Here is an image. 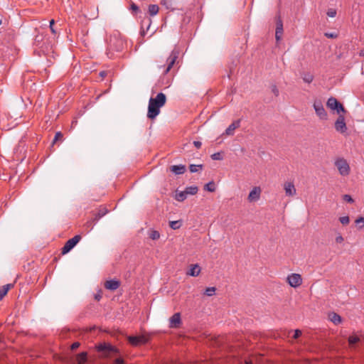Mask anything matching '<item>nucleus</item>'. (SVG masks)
I'll return each instance as SVG.
<instances>
[{"label": "nucleus", "mask_w": 364, "mask_h": 364, "mask_svg": "<svg viewBox=\"0 0 364 364\" xmlns=\"http://www.w3.org/2000/svg\"><path fill=\"white\" fill-rule=\"evenodd\" d=\"M161 4L166 5V4H167V2H166L165 0H162Z\"/></svg>", "instance_id": "nucleus-52"}, {"label": "nucleus", "mask_w": 364, "mask_h": 364, "mask_svg": "<svg viewBox=\"0 0 364 364\" xmlns=\"http://www.w3.org/2000/svg\"><path fill=\"white\" fill-rule=\"evenodd\" d=\"M124 360L121 358H117L114 360L113 364H124Z\"/></svg>", "instance_id": "nucleus-45"}, {"label": "nucleus", "mask_w": 364, "mask_h": 364, "mask_svg": "<svg viewBox=\"0 0 364 364\" xmlns=\"http://www.w3.org/2000/svg\"><path fill=\"white\" fill-rule=\"evenodd\" d=\"M181 324V318L180 313L174 314L169 318V327L171 328H178Z\"/></svg>", "instance_id": "nucleus-10"}, {"label": "nucleus", "mask_w": 364, "mask_h": 364, "mask_svg": "<svg viewBox=\"0 0 364 364\" xmlns=\"http://www.w3.org/2000/svg\"><path fill=\"white\" fill-rule=\"evenodd\" d=\"M287 282L290 287L296 288L301 285L302 278L301 274L296 273H292L287 276Z\"/></svg>", "instance_id": "nucleus-6"}, {"label": "nucleus", "mask_w": 364, "mask_h": 364, "mask_svg": "<svg viewBox=\"0 0 364 364\" xmlns=\"http://www.w3.org/2000/svg\"><path fill=\"white\" fill-rule=\"evenodd\" d=\"M193 144L197 149H200L202 145L201 142L199 141H194Z\"/></svg>", "instance_id": "nucleus-47"}, {"label": "nucleus", "mask_w": 364, "mask_h": 364, "mask_svg": "<svg viewBox=\"0 0 364 364\" xmlns=\"http://www.w3.org/2000/svg\"><path fill=\"white\" fill-rule=\"evenodd\" d=\"M181 225H182V223L180 220L171 221L169 223L170 228H172L173 230H177V229L180 228Z\"/></svg>", "instance_id": "nucleus-28"}, {"label": "nucleus", "mask_w": 364, "mask_h": 364, "mask_svg": "<svg viewBox=\"0 0 364 364\" xmlns=\"http://www.w3.org/2000/svg\"><path fill=\"white\" fill-rule=\"evenodd\" d=\"M261 194V188L259 187H255L250 192L247 199L250 202L257 201L259 199Z\"/></svg>", "instance_id": "nucleus-12"}, {"label": "nucleus", "mask_w": 364, "mask_h": 364, "mask_svg": "<svg viewBox=\"0 0 364 364\" xmlns=\"http://www.w3.org/2000/svg\"><path fill=\"white\" fill-rule=\"evenodd\" d=\"M356 225L358 226L359 229H363L364 228V218L360 216L355 221Z\"/></svg>", "instance_id": "nucleus-33"}, {"label": "nucleus", "mask_w": 364, "mask_h": 364, "mask_svg": "<svg viewBox=\"0 0 364 364\" xmlns=\"http://www.w3.org/2000/svg\"><path fill=\"white\" fill-rule=\"evenodd\" d=\"M149 237L153 240H158L160 237V233L157 230H151L149 232Z\"/></svg>", "instance_id": "nucleus-27"}, {"label": "nucleus", "mask_w": 364, "mask_h": 364, "mask_svg": "<svg viewBox=\"0 0 364 364\" xmlns=\"http://www.w3.org/2000/svg\"><path fill=\"white\" fill-rule=\"evenodd\" d=\"M107 213V210L105 208L100 210L98 213L95 215L94 220L97 221L99 219L103 217Z\"/></svg>", "instance_id": "nucleus-30"}, {"label": "nucleus", "mask_w": 364, "mask_h": 364, "mask_svg": "<svg viewBox=\"0 0 364 364\" xmlns=\"http://www.w3.org/2000/svg\"><path fill=\"white\" fill-rule=\"evenodd\" d=\"M283 34V23L280 18L277 21V28L275 32V38L277 41H279L282 39Z\"/></svg>", "instance_id": "nucleus-14"}, {"label": "nucleus", "mask_w": 364, "mask_h": 364, "mask_svg": "<svg viewBox=\"0 0 364 364\" xmlns=\"http://www.w3.org/2000/svg\"><path fill=\"white\" fill-rule=\"evenodd\" d=\"M314 108L316 115L322 120L327 119V113L320 100H315L314 102Z\"/></svg>", "instance_id": "nucleus-8"}, {"label": "nucleus", "mask_w": 364, "mask_h": 364, "mask_svg": "<svg viewBox=\"0 0 364 364\" xmlns=\"http://www.w3.org/2000/svg\"><path fill=\"white\" fill-rule=\"evenodd\" d=\"M184 165H173L170 167V170L176 175L183 174L186 171Z\"/></svg>", "instance_id": "nucleus-17"}, {"label": "nucleus", "mask_w": 364, "mask_h": 364, "mask_svg": "<svg viewBox=\"0 0 364 364\" xmlns=\"http://www.w3.org/2000/svg\"><path fill=\"white\" fill-rule=\"evenodd\" d=\"M327 16L333 18L336 16V10L335 9H328L326 13Z\"/></svg>", "instance_id": "nucleus-35"}, {"label": "nucleus", "mask_w": 364, "mask_h": 364, "mask_svg": "<svg viewBox=\"0 0 364 364\" xmlns=\"http://www.w3.org/2000/svg\"><path fill=\"white\" fill-rule=\"evenodd\" d=\"M328 318L336 325L340 324L342 322L341 316L335 312L330 313L328 314Z\"/></svg>", "instance_id": "nucleus-18"}, {"label": "nucleus", "mask_w": 364, "mask_h": 364, "mask_svg": "<svg viewBox=\"0 0 364 364\" xmlns=\"http://www.w3.org/2000/svg\"><path fill=\"white\" fill-rule=\"evenodd\" d=\"M302 79L305 82L311 83L314 80V76L311 73H304L302 75Z\"/></svg>", "instance_id": "nucleus-29"}, {"label": "nucleus", "mask_w": 364, "mask_h": 364, "mask_svg": "<svg viewBox=\"0 0 364 364\" xmlns=\"http://www.w3.org/2000/svg\"><path fill=\"white\" fill-rule=\"evenodd\" d=\"M100 75L104 77L105 75V73L103 71V72H101L100 73Z\"/></svg>", "instance_id": "nucleus-51"}, {"label": "nucleus", "mask_w": 364, "mask_h": 364, "mask_svg": "<svg viewBox=\"0 0 364 364\" xmlns=\"http://www.w3.org/2000/svg\"><path fill=\"white\" fill-rule=\"evenodd\" d=\"M185 191L188 195H196L198 191V188L196 186L186 187Z\"/></svg>", "instance_id": "nucleus-24"}, {"label": "nucleus", "mask_w": 364, "mask_h": 364, "mask_svg": "<svg viewBox=\"0 0 364 364\" xmlns=\"http://www.w3.org/2000/svg\"><path fill=\"white\" fill-rule=\"evenodd\" d=\"M360 341V338L355 335H351L348 337V341L350 348H354L355 345Z\"/></svg>", "instance_id": "nucleus-23"}, {"label": "nucleus", "mask_w": 364, "mask_h": 364, "mask_svg": "<svg viewBox=\"0 0 364 364\" xmlns=\"http://www.w3.org/2000/svg\"><path fill=\"white\" fill-rule=\"evenodd\" d=\"M272 91L274 94L275 96H278L279 95V90L277 89L276 85H272Z\"/></svg>", "instance_id": "nucleus-44"}, {"label": "nucleus", "mask_w": 364, "mask_h": 364, "mask_svg": "<svg viewBox=\"0 0 364 364\" xmlns=\"http://www.w3.org/2000/svg\"><path fill=\"white\" fill-rule=\"evenodd\" d=\"M334 110H336L337 113L343 112L345 113L346 111L345 108L343 107V105L341 103H338L337 108H335Z\"/></svg>", "instance_id": "nucleus-36"}, {"label": "nucleus", "mask_w": 364, "mask_h": 364, "mask_svg": "<svg viewBox=\"0 0 364 364\" xmlns=\"http://www.w3.org/2000/svg\"><path fill=\"white\" fill-rule=\"evenodd\" d=\"M211 159L213 160H221L222 157L220 156V154L218 152V153H215V154H212Z\"/></svg>", "instance_id": "nucleus-40"}, {"label": "nucleus", "mask_w": 364, "mask_h": 364, "mask_svg": "<svg viewBox=\"0 0 364 364\" xmlns=\"http://www.w3.org/2000/svg\"><path fill=\"white\" fill-rule=\"evenodd\" d=\"M2 23V21L0 19V25Z\"/></svg>", "instance_id": "nucleus-53"}, {"label": "nucleus", "mask_w": 364, "mask_h": 364, "mask_svg": "<svg viewBox=\"0 0 364 364\" xmlns=\"http://www.w3.org/2000/svg\"><path fill=\"white\" fill-rule=\"evenodd\" d=\"M284 189L287 196H294L296 193V188L292 182H285Z\"/></svg>", "instance_id": "nucleus-11"}, {"label": "nucleus", "mask_w": 364, "mask_h": 364, "mask_svg": "<svg viewBox=\"0 0 364 364\" xmlns=\"http://www.w3.org/2000/svg\"><path fill=\"white\" fill-rule=\"evenodd\" d=\"M54 23H55V21L53 19L50 20V31L53 33H55V31L54 29Z\"/></svg>", "instance_id": "nucleus-42"}, {"label": "nucleus", "mask_w": 364, "mask_h": 364, "mask_svg": "<svg viewBox=\"0 0 364 364\" xmlns=\"http://www.w3.org/2000/svg\"><path fill=\"white\" fill-rule=\"evenodd\" d=\"M336 242L337 243H342L343 242V237L339 235L336 237Z\"/></svg>", "instance_id": "nucleus-46"}, {"label": "nucleus", "mask_w": 364, "mask_h": 364, "mask_svg": "<svg viewBox=\"0 0 364 364\" xmlns=\"http://www.w3.org/2000/svg\"><path fill=\"white\" fill-rule=\"evenodd\" d=\"M335 166L342 176H347L350 174V168L348 161L343 158H338L335 161Z\"/></svg>", "instance_id": "nucleus-3"}, {"label": "nucleus", "mask_w": 364, "mask_h": 364, "mask_svg": "<svg viewBox=\"0 0 364 364\" xmlns=\"http://www.w3.org/2000/svg\"><path fill=\"white\" fill-rule=\"evenodd\" d=\"M96 349L102 353L103 358H111L119 353V350L108 343H101L96 346Z\"/></svg>", "instance_id": "nucleus-2"}, {"label": "nucleus", "mask_w": 364, "mask_h": 364, "mask_svg": "<svg viewBox=\"0 0 364 364\" xmlns=\"http://www.w3.org/2000/svg\"><path fill=\"white\" fill-rule=\"evenodd\" d=\"M80 240L81 236L80 235H77L73 238L68 240L62 248V254L65 255L69 252L79 242Z\"/></svg>", "instance_id": "nucleus-5"}, {"label": "nucleus", "mask_w": 364, "mask_h": 364, "mask_svg": "<svg viewBox=\"0 0 364 364\" xmlns=\"http://www.w3.org/2000/svg\"><path fill=\"white\" fill-rule=\"evenodd\" d=\"M76 364H85L87 360V353L82 352L76 355Z\"/></svg>", "instance_id": "nucleus-19"}, {"label": "nucleus", "mask_w": 364, "mask_h": 364, "mask_svg": "<svg viewBox=\"0 0 364 364\" xmlns=\"http://www.w3.org/2000/svg\"><path fill=\"white\" fill-rule=\"evenodd\" d=\"M240 125V120H236L235 122H233L231 124L229 125V127L226 129L225 130V134L227 135H233L234 134V131L238 128Z\"/></svg>", "instance_id": "nucleus-16"}, {"label": "nucleus", "mask_w": 364, "mask_h": 364, "mask_svg": "<svg viewBox=\"0 0 364 364\" xmlns=\"http://www.w3.org/2000/svg\"><path fill=\"white\" fill-rule=\"evenodd\" d=\"M216 288L214 287H208L205 289L204 294L208 296H211L215 294Z\"/></svg>", "instance_id": "nucleus-31"}, {"label": "nucleus", "mask_w": 364, "mask_h": 364, "mask_svg": "<svg viewBox=\"0 0 364 364\" xmlns=\"http://www.w3.org/2000/svg\"><path fill=\"white\" fill-rule=\"evenodd\" d=\"M187 198V194L185 191H181L176 194V200L180 202L185 200Z\"/></svg>", "instance_id": "nucleus-25"}, {"label": "nucleus", "mask_w": 364, "mask_h": 364, "mask_svg": "<svg viewBox=\"0 0 364 364\" xmlns=\"http://www.w3.org/2000/svg\"><path fill=\"white\" fill-rule=\"evenodd\" d=\"M63 138V134L61 132H58L55 134V138L53 139V143H55L56 141L59 140L60 139Z\"/></svg>", "instance_id": "nucleus-41"}, {"label": "nucleus", "mask_w": 364, "mask_h": 364, "mask_svg": "<svg viewBox=\"0 0 364 364\" xmlns=\"http://www.w3.org/2000/svg\"><path fill=\"white\" fill-rule=\"evenodd\" d=\"M343 198L345 201H346L348 203L353 202V199L352 198V197L350 195L346 194L343 196Z\"/></svg>", "instance_id": "nucleus-39"}, {"label": "nucleus", "mask_w": 364, "mask_h": 364, "mask_svg": "<svg viewBox=\"0 0 364 364\" xmlns=\"http://www.w3.org/2000/svg\"><path fill=\"white\" fill-rule=\"evenodd\" d=\"M120 287V282L119 280L111 279L105 282V287L107 289L114 291Z\"/></svg>", "instance_id": "nucleus-13"}, {"label": "nucleus", "mask_w": 364, "mask_h": 364, "mask_svg": "<svg viewBox=\"0 0 364 364\" xmlns=\"http://www.w3.org/2000/svg\"><path fill=\"white\" fill-rule=\"evenodd\" d=\"M216 189L215 184L213 181H210L204 186V190L209 192H214Z\"/></svg>", "instance_id": "nucleus-26"}, {"label": "nucleus", "mask_w": 364, "mask_h": 364, "mask_svg": "<svg viewBox=\"0 0 364 364\" xmlns=\"http://www.w3.org/2000/svg\"><path fill=\"white\" fill-rule=\"evenodd\" d=\"M203 166L202 164L196 165V164H191L189 166L190 171L191 173L197 172L199 169H202Z\"/></svg>", "instance_id": "nucleus-32"}, {"label": "nucleus", "mask_w": 364, "mask_h": 364, "mask_svg": "<svg viewBox=\"0 0 364 364\" xmlns=\"http://www.w3.org/2000/svg\"><path fill=\"white\" fill-rule=\"evenodd\" d=\"M127 339H128L129 343L132 346H134V347L145 344L149 341V338L144 335L136 336H129L127 337Z\"/></svg>", "instance_id": "nucleus-7"}, {"label": "nucleus", "mask_w": 364, "mask_h": 364, "mask_svg": "<svg viewBox=\"0 0 364 364\" xmlns=\"http://www.w3.org/2000/svg\"><path fill=\"white\" fill-rule=\"evenodd\" d=\"M166 102V96L163 92L157 94L156 97H151L149 101L147 117L150 119H155L160 113V109Z\"/></svg>", "instance_id": "nucleus-1"}, {"label": "nucleus", "mask_w": 364, "mask_h": 364, "mask_svg": "<svg viewBox=\"0 0 364 364\" xmlns=\"http://www.w3.org/2000/svg\"><path fill=\"white\" fill-rule=\"evenodd\" d=\"M178 55H179V50L178 49H173L171 51L170 55L168 56V58H167V60H166L167 66L164 71V75L167 74L171 70V69L175 64L176 60L178 59Z\"/></svg>", "instance_id": "nucleus-4"}, {"label": "nucleus", "mask_w": 364, "mask_h": 364, "mask_svg": "<svg viewBox=\"0 0 364 364\" xmlns=\"http://www.w3.org/2000/svg\"><path fill=\"white\" fill-rule=\"evenodd\" d=\"M13 287V284H8L0 287V301L7 294L8 291Z\"/></svg>", "instance_id": "nucleus-21"}, {"label": "nucleus", "mask_w": 364, "mask_h": 364, "mask_svg": "<svg viewBox=\"0 0 364 364\" xmlns=\"http://www.w3.org/2000/svg\"><path fill=\"white\" fill-rule=\"evenodd\" d=\"M159 7L156 4H150L148 8V12L150 16H154L159 13Z\"/></svg>", "instance_id": "nucleus-22"}, {"label": "nucleus", "mask_w": 364, "mask_h": 364, "mask_svg": "<svg viewBox=\"0 0 364 364\" xmlns=\"http://www.w3.org/2000/svg\"><path fill=\"white\" fill-rule=\"evenodd\" d=\"M335 129L337 132L343 134L347 131L346 124L343 115H339L335 122Z\"/></svg>", "instance_id": "nucleus-9"}, {"label": "nucleus", "mask_w": 364, "mask_h": 364, "mask_svg": "<svg viewBox=\"0 0 364 364\" xmlns=\"http://www.w3.org/2000/svg\"><path fill=\"white\" fill-rule=\"evenodd\" d=\"M339 102L334 97H330L327 101V107L333 110L337 108Z\"/></svg>", "instance_id": "nucleus-20"}, {"label": "nucleus", "mask_w": 364, "mask_h": 364, "mask_svg": "<svg viewBox=\"0 0 364 364\" xmlns=\"http://www.w3.org/2000/svg\"><path fill=\"white\" fill-rule=\"evenodd\" d=\"M80 343L79 342H75L71 345V350H74L79 348Z\"/></svg>", "instance_id": "nucleus-43"}, {"label": "nucleus", "mask_w": 364, "mask_h": 364, "mask_svg": "<svg viewBox=\"0 0 364 364\" xmlns=\"http://www.w3.org/2000/svg\"><path fill=\"white\" fill-rule=\"evenodd\" d=\"M200 267L198 264H191L187 274L191 277H197L200 273Z\"/></svg>", "instance_id": "nucleus-15"}, {"label": "nucleus", "mask_w": 364, "mask_h": 364, "mask_svg": "<svg viewBox=\"0 0 364 364\" xmlns=\"http://www.w3.org/2000/svg\"><path fill=\"white\" fill-rule=\"evenodd\" d=\"M245 364H253L252 360H245Z\"/></svg>", "instance_id": "nucleus-50"}, {"label": "nucleus", "mask_w": 364, "mask_h": 364, "mask_svg": "<svg viewBox=\"0 0 364 364\" xmlns=\"http://www.w3.org/2000/svg\"><path fill=\"white\" fill-rule=\"evenodd\" d=\"M339 221L343 225H347L350 223V219L348 216H343L339 218Z\"/></svg>", "instance_id": "nucleus-34"}, {"label": "nucleus", "mask_w": 364, "mask_h": 364, "mask_svg": "<svg viewBox=\"0 0 364 364\" xmlns=\"http://www.w3.org/2000/svg\"><path fill=\"white\" fill-rule=\"evenodd\" d=\"M325 36L328 38H336V34H333V33H325Z\"/></svg>", "instance_id": "nucleus-48"}, {"label": "nucleus", "mask_w": 364, "mask_h": 364, "mask_svg": "<svg viewBox=\"0 0 364 364\" xmlns=\"http://www.w3.org/2000/svg\"><path fill=\"white\" fill-rule=\"evenodd\" d=\"M130 9L133 11V12H138L139 11V6L134 4V2H132L131 5H130Z\"/></svg>", "instance_id": "nucleus-37"}, {"label": "nucleus", "mask_w": 364, "mask_h": 364, "mask_svg": "<svg viewBox=\"0 0 364 364\" xmlns=\"http://www.w3.org/2000/svg\"><path fill=\"white\" fill-rule=\"evenodd\" d=\"M301 334H302V332H301V330H299V329H296V330L294 331V336H293V338H294V339H297L299 337H300V336H301Z\"/></svg>", "instance_id": "nucleus-38"}, {"label": "nucleus", "mask_w": 364, "mask_h": 364, "mask_svg": "<svg viewBox=\"0 0 364 364\" xmlns=\"http://www.w3.org/2000/svg\"><path fill=\"white\" fill-rule=\"evenodd\" d=\"M95 298L96 300L100 301V299L102 298V296H101V294H98L95 295Z\"/></svg>", "instance_id": "nucleus-49"}]
</instances>
